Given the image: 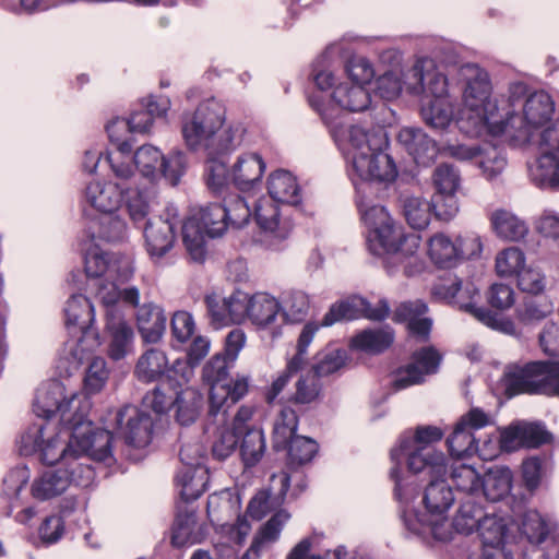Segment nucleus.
Instances as JSON below:
<instances>
[{"label": "nucleus", "mask_w": 559, "mask_h": 559, "mask_svg": "<svg viewBox=\"0 0 559 559\" xmlns=\"http://www.w3.org/2000/svg\"><path fill=\"white\" fill-rule=\"evenodd\" d=\"M554 111L555 103L551 96L545 91H534L525 99L523 115L520 116L516 112V117L512 120L514 128L509 127L508 131L521 128L515 126L516 120L528 128L538 129L551 120Z\"/></svg>", "instance_id": "nucleus-30"}, {"label": "nucleus", "mask_w": 559, "mask_h": 559, "mask_svg": "<svg viewBox=\"0 0 559 559\" xmlns=\"http://www.w3.org/2000/svg\"><path fill=\"white\" fill-rule=\"evenodd\" d=\"M116 188L120 192H115L111 187H100L99 182L90 183L86 187V200L98 214L118 213L126 189L120 187L119 183H116Z\"/></svg>", "instance_id": "nucleus-49"}, {"label": "nucleus", "mask_w": 559, "mask_h": 559, "mask_svg": "<svg viewBox=\"0 0 559 559\" xmlns=\"http://www.w3.org/2000/svg\"><path fill=\"white\" fill-rule=\"evenodd\" d=\"M362 136L366 143L356 145L355 136L350 135L355 147L352 156L350 179L356 193L361 194L357 207L368 229V249L373 255L386 258L384 264L389 273H391L389 260L393 259L394 265L405 264L404 274L411 277L419 272L417 269L414 270L412 260H418L416 253L420 246V236L405 233L404 227L390 215L385 206L369 205L366 201L374 193L373 189L385 190L397 178L396 164L386 152L390 145L388 136L385 134L369 136L367 133Z\"/></svg>", "instance_id": "nucleus-1"}, {"label": "nucleus", "mask_w": 559, "mask_h": 559, "mask_svg": "<svg viewBox=\"0 0 559 559\" xmlns=\"http://www.w3.org/2000/svg\"><path fill=\"white\" fill-rule=\"evenodd\" d=\"M164 158L163 153L155 146L144 144L135 152H131L132 176L134 169L139 170L142 176L154 179L159 175V165Z\"/></svg>", "instance_id": "nucleus-53"}, {"label": "nucleus", "mask_w": 559, "mask_h": 559, "mask_svg": "<svg viewBox=\"0 0 559 559\" xmlns=\"http://www.w3.org/2000/svg\"><path fill=\"white\" fill-rule=\"evenodd\" d=\"M390 314V306L385 298L379 299L377 306L362 296L342 299L333 302L322 318L323 326H331L341 321H354L360 318L382 322Z\"/></svg>", "instance_id": "nucleus-18"}, {"label": "nucleus", "mask_w": 559, "mask_h": 559, "mask_svg": "<svg viewBox=\"0 0 559 559\" xmlns=\"http://www.w3.org/2000/svg\"><path fill=\"white\" fill-rule=\"evenodd\" d=\"M182 359L177 358L169 364L166 353L156 347L145 349L138 358L133 376L143 383L151 384L155 381L167 379V377H185V370H181Z\"/></svg>", "instance_id": "nucleus-20"}, {"label": "nucleus", "mask_w": 559, "mask_h": 559, "mask_svg": "<svg viewBox=\"0 0 559 559\" xmlns=\"http://www.w3.org/2000/svg\"><path fill=\"white\" fill-rule=\"evenodd\" d=\"M228 157H218L209 153V158L205 163V182L207 188L214 194H223L233 185L234 168L229 170Z\"/></svg>", "instance_id": "nucleus-45"}, {"label": "nucleus", "mask_w": 559, "mask_h": 559, "mask_svg": "<svg viewBox=\"0 0 559 559\" xmlns=\"http://www.w3.org/2000/svg\"><path fill=\"white\" fill-rule=\"evenodd\" d=\"M399 202L405 221L413 229H425L428 227L432 216L439 221L445 222L453 218L441 215L442 209L444 207L441 206V203H436L433 197L427 200L423 197L402 193L399 198Z\"/></svg>", "instance_id": "nucleus-28"}, {"label": "nucleus", "mask_w": 559, "mask_h": 559, "mask_svg": "<svg viewBox=\"0 0 559 559\" xmlns=\"http://www.w3.org/2000/svg\"><path fill=\"white\" fill-rule=\"evenodd\" d=\"M66 326L70 333H90L95 322V308L92 300L83 294L72 295L64 308Z\"/></svg>", "instance_id": "nucleus-33"}, {"label": "nucleus", "mask_w": 559, "mask_h": 559, "mask_svg": "<svg viewBox=\"0 0 559 559\" xmlns=\"http://www.w3.org/2000/svg\"><path fill=\"white\" fill-rule=\"evenodd\" d=\"M348 359L349 357L345 348L330 342L313 356L310 372H312L317 380H320L340 371L345 367Z\"/></svg>", "instance_id": "nucleus-38"}, {"label": "nucleus", "mask_w": 559, "mask_h": 559, "mask_svg": "<svg viewBox=\"0 0 559 559\" xmlns=\"http://www.w3.org/2000/svg\"><path fill=\"white\" fill-rule=\"evenodd\" d=\"M124 207L134 227L143 228L150 218V203L146 195L140 190L126 189L123 193Z\"/></svg>", "instance_id": "nucleus-58"}, {"label": "nucleus", "mask_w": 559, "mask_h": 559, "mask_svg": "<svg viewBox=\"0 0 559 559\" xmlns=\"http://www.w3.org/2000/svg\"><path fill=\"white\" fill-rule=\"evenodd\" d=\"M282 310L281 302L266 293H258L250 297L248 319L259 330L274 323Z\"/></svg>", "instance_id": "nucleus-40"}, {"label": "nucleus", "mask_w": 559, "mask_h": 559, "mask_svg": "<svg viewBox=\"0 0 559 559\" xmlns=\"http://www.w3.org/2000/svg\"><path fill=\"white\" fill-rule=\"evenodd\" d=\"M308 106L320 117L326 126H334L340 112H361L369 108L371 94L369 90L359 84L340 83L333 88L329 98L318 93H306Z\"/></svg>", "instance_id": "nucleus-10"}, {"label": "nucleus", "mask_w": 559, "mask_h": 559, "mask_svg": "<svg viewBox=\"0 0 559 559\" xmlns=\"http://www.w3.org/2000/svg\"><path fill=\"white\" fill-rule=\"evenodd\" d=\"M223 355L214 354L202 368V380L209 385V416L216 417L224 409L234 406L249 391L250 378L237 373L231 377L229 370L234 367Z\"/></svg>", "instance_id": "nucleus-8"}, {"label": "nucleus", "mask_w": 559, "mask_h": 559, "mask_svg": "<svg viewBox=\"0 0 559 559\" xmlns=\"http://www.w3.org/2000/svg\"><path fill=\"white\" fill-rule=\"evenodd\" d=\"M526 258L518 247H510L498 253L496 271L500 276H513L525 267Z\"/></svg>", "instance_id": "nucleus-60"}, {"label": "nucleus", "mask_w": 559, "mask_h": 559, "mask_svg": "<svg viewBox=\"0 0 559 559\" xmlns=\"http://www.w3.org/2000/svg\"><path fill=\"white\" fill-rule=\"evenodd\" d=\"M491 90L492 85L488 72L478 69L475 76L468 79L465 95L483 105L484 121L488 133L492 136H501L508 132L509 127L514 128L512 120L516 117V112L509 109L504 115H501L497 100L492 102L490 99Z\"/></svg>", "instance_id": "nucleus-11"}, {"label": "nucleus", "mask_w": 559, "mask_h": 559, "mask_svg": "<svg viewBox=\"0 0 559 559\" xmlns=\"http://www.w3.org/2000/svg\"><path fill=\"white\" fill-rule=\"evenodd\" d=\"M180 376L167 377L155 381L154 389L147 391L142 399V406L152 411L156 416L166 415L174 408L181 385Z\"/></svg>", "instance_id": "nucleus-34"}, {"label": "nucleus", "mask_w": 559, "mask_h": 559, "mask_svg": "<svg viewBox=\"0 0 559 559\" xmlns=\"http://www.w3.org/2000/svg\"><path fill=\"white\" fill-rule=\"evenodd\" d=\"M310 300L304 292H293L282 306L283 320L286 324H300L308 317Z\"/></svg>", "instance_id": "nucleus-57"}, {"label": "nucleus", "mask_w": 559, "mask_h": 559, "mask_svg": "<svg viewBox=\"0 0 559 559\" xmlns=\"http://www.w3.org/2000/svg\"><path fill=\"white\" fill-rule=\"evenodd\" d=\"M395 341V332L390 325L366 328L357 331L348 342L353 352L377 356L385 353Z\"/></svg>", "instance_id": "nucleus-31"}, {"label": "nucleus", "mask_w": 559, "mask_h": 559, "mask_svg": "<svg viewBox=\"0 0 559 559\" xmlns=\"http://www.w3.org/2000/svg\"><path fill=\"white\" fill-rule=\"evenodd\" d=\"M444 431L437 426H417L415 433L403 432L397 443L390 451L393 466L390 469V479L394 483V499L402 495V461L406 457L409 474L421 475L427 468H435L436 473H443L448 465L443 452L433 449V444L441 441Z\"/></svg>", "instance_id": "nucleus-4"}, {"label": "nucleus", "mask_w": 559, "mask_h": 559, "mask_svg": "<svg viewBox=\"0 0 559 559\" xmlns=\"http://www.w3.org/2000/svg\"><path fill=\"white\" fill-rule=\"evenodd\" d=\"M228 212L223 203L210 202L191 213L182 223V242L194 262L206 259V238H217L228 228Z\"/></svg>", "instance_id": "nucleus-9"}, {"label": "nucleus", "mask_w": 559, "mask_h": 559, "mask_svg": "<svg viewBox=\"0 0 559 559\" xmlns=\"http://www.w3.org/2000/svg\"><path fill=\"white\" fill-rule=\"evenodd\" d=\"M429 81L425 83V74L420 73V83L424 90L430 94L431 98L428 105H424L420 116L433 131H444L449 128L453 119V110L448 99V78L435 72L429 74Z\"/></svg>", "instance_id": "nucleus-15"}, {"label": "nucleus", "mask_w": 559, "mask_h": 559, "mask_svg": "<svg viewBox=\"0 0 559 559\" xmlns=\"http://www.w3.org/2000/svg\"><path fill=\"white\" fill-rule=\"evenodd\" d=\"M432 181L436 189L432 194L435 202L441 203V206L444 207L441 215L454 217L459 212L456 191L461 181L457 170L453 165L441 164L435 169Z\"/></svg>", "instance_id": "nucleus-27"}, {"label": "nucleus", "mask_w": 559, "mask_h": 559, "mask_svg": "<svg viewBox=\"0 0 559 559\" xmlns=\"http://www.w3.org/2000/svg\"><path fill=\"white\" fill-rule=\"evenodd\" d=\"M507 397L540 395L559 399V359L512 364L503 372Z\"/></svg>", "instance_id": "nucleus-6"}, {"label": "nucleus", "mask_w": 559, "mask_h": 559, "mask_svg": "<svg viewBox=\"0 0 559 559\" xmlns=\"http://www.w3.org/2000/svg\"><path fill=\"white\" fill-rule=\"evenodd\" d=\"M427 253L437 269L450 270L459 265L455 240L443 233H438L429 238Z\"/></svg>", "instance_id": "nucleus-42"}, {"label": "nucleus", "mask_w": 559, "mask_h": 559, "mask_svg": "<svg viewBox=\"0 0 559 559\" xmlns=\"http://www.w3.org/2000/svg\"><path fill=\"white\" fill-rule=\"evenodd\" d=\"M92 237L106 242H121L127 238V223L118 213L98 214L93 218Z\"/></svg>", "instance_id": "nucleus-44"}, {"label": "nucleus", "mask_w": 559, "mask_h": 559, "mask_svg": "<svg viewBox=\"0 0 559 559\" xmlns=\"http://www.w3.org/2000/svg\"><path fill=\"white\" fill-rule=\"evenodd\" d=\"M154 420L144 409L126 404L119 407L112 420V429L94 428L88 419L85 407L78 406L73 417L68 420L70 432L69 448L79 457L87 454L92 460L110 464L116 461L112 454V444L116 439L121 440L131 449H145L153 440Z\"/></svg>", "instance_id": "nucleus-2"}, {"label": "nucleus", "mask_w": 559, "mask_h": 559, "mask_svg": "<svg viewBox=\"0 0 559 559\" xmlns=\"http://www.w3.org/2000/svg\"><path fill=\"white\" fill-rule=\"evenodd\" d=\"M508 532L504 520L496 515L485 518L477 530L483 547H504Z\"/></svg>", "instance_id": "nucleus-55"}, {"label": "nucleus", "mask_w": 559, "mask_h": 559, "mask_svg": "<svg viewBox=\"0 0 559 559\" xmlns=\"http://www.w3.org/2000/svg\"><path fill=\"white\" fill-rule=\"evenodd\" d=\"M280 202L271 197L259 198L253 205V219L259 227L260 241L265 248L280 251L285 248L293 224L289 221H281Z\"/></svg>", "instance_id": "nucleus-13"}, {"label": "nucleus", "mask_w": 559, "mask_h": 559, "mask_svg": "<svg viewBox=\"0 0 559 559\" xmlns=\"http://www.w3.org/2000/svg\"><path fill=\"white\" fill-rule=\"evenodd\" d=\"M289 514L280 510L275 512L262 526L259 528L257 534L253 536L249 552L253 551L258 554L262 545L266 542H274L278 538L284 523L288 520Z\"/></svg>", "instance_id": "nucleus-56"}, {"label": "nucleus", "mask_w": 559, "mask_h": 559, "mask_svg": "<svg viewBox=\"0 0 559 559\" xmlns=\"http://www.w3.org/2000/svg\"><path fill=\"white\" fill-rule=\"evenodd\" d=\"M84 272L87 278H104L117 286L132 277L133 267L123 255L106 252L98 245H93L84 253Z\"/></svg>", "instance_id": "nucleus-17"}, {"label": "nucleus", "mask_w": 559, "mask_h": 559, "mask_svg": "<svg viewBox=\"0 0 559 559\" xmlns=\"http://www.w3.org/2000/svg\"><path fill=\"white\" fill-rule=\"evenodd\" d=\"M416 488L408 484L402 488V495L400 499H395L400 503V516L403 521L405 528L414 535H426L430 534L437 542L449 543L453 539V531L450 528L448 522V515L444 518L436 516L428 518V521H420L418 525L415 524V519H412L408 514L409 502L414 499V492Z\"/></svg>", "instance_id": "nucleus-21"}, {"label": "nucleus", "mask_w": 559, "mask_h": 559, "mask_svg": "<svg viewBox=\"0 0 559 559\" xmlns=\"http://www.w3.org/2000/svg\"><path fill=\"white\" fill-rule=\"evenodd\" d=\"M397 142L419 167H430L440 153L439 145L424 129L403 127L397 133Z\"/></svg>", "instance_id": "nucleus-24"}, {"label": "nucleus", "mask_w": 559, "mask_h": 559, "mask_svg": "<svg viewBox=\"0 0 559 559\" xmlns=\"http://www.w3.org/2000/svg\"><path fill=\"white\" fill-rule=\"evenodd\" d=\"M245 407H240L231 421V427L224 429L218 439L213 443L212 456L218 461H225L236 450L239 451L240 433L243 428Z\"/></svg>", "instance_id": "nucleus-47"}, {"label": "nucleus", "mask_w": 559, "mask_h": 559, "mask_svg": "<svg viewBox=\"0 0 559 559\" xmlns=\"http://www.w3.org/2000/svg\"><path fill=\"white\" fill-rule=\"evenodd\" d=\"M159 167V175L175 187L186 174L187 156L181 151H173L167 156L164 155Z\"/></svg>", "instance_id": "nucleus-64"}, {"label": "nucleus", "mask_w": 559, "mask_h": 559, "mask_svg": "<svg viewBox=\"0 0 559 559\" xmlns=\"http://www.w3.org/2000/svg\"><path fill=\"white\" fill-rule=\"evenodd\" d=\"M345 72L350 84H359L366 87L373 80L376 72L372 63L366 57L352 56L345 63Z\"/></svg>", "instance_id": "nucleus-63"}, {"label": "nucleus", "mask_w": 559, "mask_h": 559, "mask_svg": "<svg viewBox=\"0 0 559 559\" xmlns=\"http://www.w3.org/2000/svg\"><path fill=\"white\" fill-rule=\"evenodd\" d=\"M177 396L178 399L174 406L176 408V421L180 426L188 427L200 416L203 407V395L192 388H183V383L181 382Z\"/></svg>", "instance_id": "nucleus-43"}, {"label": "nucleus", "mask_w": 559, "mask_h": 559, "mask_svg": "<svg viewBox=\"0 0 559 559\" xmlns=\"http://www.w3.org/2000/svg\"><path fill=\"white\" fill-rule=\"evenodd\" d=\"M462 475L471 480V489L479 485L486 499L492 502L503 500L512 489L513 474L508 466L489 467L481 476L472 465L462 463L453 468L451 476L455 479Z\"/></svg>", "instance_id": "nucleus-19"}, {"label": "nucleus", "mask_w": 559, "mask_h": 559, "mask_svg": "<svg viewBox=\"0 0 559 559\" xmlns=\"http://www.w3.org/2000/svg\"><path fill=\"white\" fill-rule=\"evenodd\" d=\"M188 448L182 447L179 451L180 461L185 464V469L175 476V484L181 487L180 497L183 502L190 503L199 499L209 487V468L200 462H190L186 460Z\"/></svg>", "instance_id": "nucleus-26"}, {"label": "nucleus", "mask_w": 559, "mask_h": 559, "mask_svg": "<svg viewBox=\"0 0 559 559\" xmlns=\"http://www.w3.org/2000/svg\"><path fill=\"white\" fill-rule=\"evenodd\" d=\"M552 310L554 305L546 294L525 295L516 308V317L521 323L531 325L543 321Z\"/></svg>", "instance_id": "nucleus-50"}, {"label": "nucleus", "mask_w": 559, "mask_h": 559, "mask_svg": "<svg viewBox=\"0 0 559 559\" xmlns=\"http://www.w3.org/2000/svg\"><path fill=\"white\" fill-rule=\"evenodd\" d=\"M478 442L474 432L465 428L463 421H456L453 431L447 438V449L453 460L473 456L478 451Z\"/></svg>", "instance_id": "nucleus-46"}, {"label": "nucleus", "mask_w": 559, "mask_h": 559, "mask_svg": "<svg viewBox=\"0 0 559 559\" xmlns=\"http://www.w3.org/2000/svg\"><path fill=\"white\" fill-rule=\"evenodd\" d=\"M226 120V108L215 98L201 102L191 119L182 123L186 145L195 151L203 141L212 139Z\"/></svg>", "instance_id": "nucleus-12"}, {"label": "nucleus", "mask_w": 559, "mask_h": 559, "mask_svg": "<svg viewBox=\"0 0 559 559\" xmlns=\"http://www.w3.org/2000/svg\"><path fill=\"white\" fill-rule=\"evenodd\" d=\"M104 333L109 336L107 355L118 361L123 359L133 341V330L124 320L123 313L117 308V300L106 299Z\"/></svg>", "instance_id": "nucleus-22"}, {"label": "nucleus", "mask_w": 559, "mask_h": 559, "mask_svg": "<svg viewBox=\"0 0 559 559\" xmlns=\"http://www.w3.org/2000/svg\"><path fill=\"white\" fill-rule=\"evenodd\" d=\"M534 186L542 190L559 191V156L552 152H542L536 160V167L531 169Z\"/></svg>", "instance_id": "nucleus-39"}, {"label": "nucleus", "mask_w": 559, "mask_h": 559, "mask_svg": "<svg viewBox=\"0 0 559 559\" xmlns=\"http://www.w3.org/2000/svg\"><path fill=\"white\" fill-rule=\"evenodd\" d=\"M484 508L474 500L462 501L452 522L451 527L455 533L469 535L480 527L483 520L487 518Z\"/></svg>", "instance_id": "nucleus-51"}, {"label": "nucleus", "mask_w": 559, "mask_h": 559, "mask_svg": "<svg viewBox=\"0 0 559 559\" xmlns=\"http://www.w3.org/2000/svg\"><path fill=\"white\" fill-rule=\"evenodd\" d=\"M75 395L67 399L64 386L61 383L49 385L41 395H38L35 403V413L38 417L50 419L57 414L60 415V421L63 428L68 429V420L73 417L71 406Z\"/></svg>", "instance_id": "nucleus-29"}, {"label": "nucleus", "mask_w": 559, "mask_h": 559, "mask_svg": "<svg viewBox=\"0 0 559 559\" xmlns=\"http://www.w3.org/2000/svg\"><path fill=\"white\" fill-rule=\"evenodd\" d=\"M198 523V515L194 509L178 508L173 525L170 543L175 548H182L188 545L197 544L202 540L194 534V527Z\"/></svg>", "instance_id": "nucleus-41"}, {"label": "nucleus", "mask_w": 559, "mask_h": 559, "mask_svg": "<svg viewBox=\"0 0 559 559\" xmlns=\"http://www.w3.org/2000/svg\"><path fill=\"white\" fill-rule=\"evenodd\" d=\"M299 415L296 408L284 405L275 417L271 443L275 453L285 452V467L281 478L278 497L282 500L290 488V473L312 462L319 452V443L310 437L298 435Z\"/></svg>", "instance_id": "nucleus-5"}, {"label": "nucleus", "mask_w": 559, "mask_h": 559, "mask_svg": "<svg viewBox=\"0 0 559 559\" xmlns=\"http://www.w3.org/2000/svg\"><path fill=\"white\" fill-rule=\"evenodd\" d=\"M429 308L425 300H407L400 302L392 314V321L396 324H405L406 332L419 343L430 341L433 321L425 317Z\"/></svg>", "instance_id": "nucleus-23"}, {"label": "nucleus", "mask_w": 559, "mask_h": 559, "mask_svg": "<svg viewBox=\"0 0 559 559\" xmlns=\"http://www.w3.org/2000/svg\"><path fill=\"white\" fill-rule=\"evenodd\" d=\"M223 203L228 212V226L236 228L243 227L253 216L246 198L239 194H229L223 198Z\"/></svg>", "instance_id": "nucleus-62"}, {"label": "nucleus", "mask_w": 559, "mask_h": 559, "mask_svg": "<svg viewBox=\"0 0 559 559\" xmlns=\"http://www.w3.org/2000/svg\"><path fill=\"white\" fill-rule=\"evenodd\" d=\"M460 309L472 314L480 323L492 330L500 332H510L513 330L512 320L500 316L497 311H493L492 308L479 307L476 304L469 301L461 304Z\"/></svg>", "instance_id": "nucleus-54"}, {"label": "nucleus", "mask_w": 559, "mask_h": 559, "mask_svg": "<svg viewBox=\"0 0 559 559\" xmlns=\"http://www.w3.org/2000/svg\"><path fill=\"white\" fill-rule=\"evenodd\" d=\"M45 427L40 426L34 436L27 433L22 437V453L33 454L39 453L43 464L48 466L56 465L55 468L45 471L38 478L34 479L31 492L32 496L40 501L49 500L53 497L63 493L69 486H86L81 478L84 473H87V478H91L94 471L90 466H84L78 461L69 443L61 450L57 456V447L59 439L52 436L48 439L44 438Z\"/></svg>", "instance_id": "nucleus-3"}, {"label": "nucleus", "mask_w": 559, "mask_h": 559, "mask_svg": "<svg viewBox=\"0 0 559 559\" xmlns=\"http://www.w3.org/2000/svg\"><path fill=\"white\" fill-rule=\"evenodd\" d=\"M167 318L164 310L146 302L136 311V326L144 344H156L160 341L166 330Z\"/></svg>", "instance_id": "nucleus-36"}, {"label": "nucleus", "mask_w": 559, "mask_h": 559, "mask_svg": "<svg viewBox=\"0 0 559 559\" xmlns=\"http://www.w3.org/2000/svg\"><path fill=\"white\" fill-rule=\"evenodd\" d=\"M412 361L396 367L390 372V389L396 393L413 385L423 384L427 374L438 371L442 356L433 345L416 349L411 355Z\"/></svg>", "instance_id": "nucleus-14"}, {"label": "nucleus", "mask_w": 559, "mask_h": 559, "mask_svg": "<svg viewBox=\"0 0 559 559\" xmlns=\"http://www.w3.org/2000/svg\"><path fill=\"white\" fill-rule=\"evenodd\" d=\"M522 447L525 449H537L552 441V433L547 430L542 421H520Z\"/></svg>", "instance_id": "nucleus-61"}, {"label": "nucleus", "mask_w": 559, "mask_h": 559, "mask_svg": "<svg viewBox=\"0 0 559 559\" xmlns=\"http://www.w3.org/2000/svg\"><path fill=\"white\" fill-rule=\"evenodd\" d=\"M127 120V117H116L105 126L110 145L116 150L115 153L107 151L105 160L109 164L115 177L122 181L132 177L131 152L135 142V134L131 124L123 126L119 123Z\"/></svg>", "instance_id": "nucleus-16"}, {"label": "nucleus", "mask_w": 559, "mask_h": 559, "mask_svg": "<svg viewBox=\"0 0 559 559\" xmlns=\"http://www.w3.org/2000/svg\"><path fill=\"white\" fill-rule=\"evenodd\" d=\"M514 521L518 524L521 537H524L531 544L530 549L540 547L539 545L545 542L549 533L548 524L540 513L536 510H525L518 514Z\"/></svg>", "instance_id": "nucleus-48"}, {"label": "nucleus", "mask_w": 559, "mask_h": 559, "mask_svg": "<svg viewBox=\"0 0 559 559\" xmlns=\"http://www.w3.org/2000/svg\"><path fill=\"white\" fill-rule=\"evenodd\" d=\"M266 188L269 195L282 204L296 206L302 202L297 178L289 170L276 169L271 173Z\"/></svg>", "instance_id": "nucleus-37"}, {"label": "nucleus", "mask_w": 559, "mask_h": 559, "mask_svg": "<svg viewBox=\"0 0 559 559\" xmlns=\"http://www.w3.org/2000/svg\"><path fill=\"white\" fill-rule=\"evenodd\" d=\"M265 167V162L259 153L239 156L234 165L233 186L241 192L254 190L261 186Z\"/></svg>", "instance_id": "nucleus-32"}, {"label": "nucleus", "mask_w": 559, "mask_h": 559, "mask_svg": "<svg viewBox=\"0 0 559 559\" xmlns=\"http://www.w3.org/2000/svg\"><path fill=\"white\" fill-rule=\"evenodd\" d=\"M490 222L497 236L506 240L519 241L528 233L525 222L503 209L496 210Z\"/></svg>", "instance_id": "nucleus-52"}, {"label": "nucleus", "mask_w": 559, "mask_h": 559, "mask_svg": "<svg viewBox=\"0 0 559 559\" xmlns=\"http://www.w3.org/2000/svg\"><path fill=\"white\" fill-rule=\"evenodd\" d=\"M448 465L443 473H436L435 468H427L421 475L411 474L406 487L412 484L416 488L414 499L409 502L408 514L415 519V524L420 521H428V518L447 515L454 502V493L447 479Z\"/></svg>", "instance_id": "nucleus-7"}, {"label": "nucleus", "mask_w": 559, "mask_h": 559, "mask_svg": "<svg viewBox=\"0 0 559 559\" xmlns=\"http://www.w3.org/2000/svg\"><path fill=\"white\" fill-rule=\"evenodd\" d=\"M250 413L245 409L243 428L240 433L239 456L245 469L258 465L265 453L266 443L262 428L250 426Z\"/></svg>", "instance_id": "nucleus-35"}, {"label": "nucleus", "mask_w": 559, "mask_h": 559, "mask_svg": "<svg viewBox=\"0 0 559 559\" xmlns=\"http://www.w3.org/2000/svg\"><path fill=\"white\" fill-rule=\"evenodd\" d=\"M313 381L311 384L308 383V379L305 376H300L296 382V391L287 399L285 403H282L281 408L284 405L299 406L298 411H302V406L309 405L321 397L322 388L321 384Z\"/></svg>", "instance_id": "nucleus-59"}, {"label": "nucleus", "mask_w": 559, "mask_h": 559, "mask_svg": "<svg viewBox=\"0 0 559 559\" xmlns=\"http://www.w3.org/2000/svg\"><path fill=\"white\" fill-rule=\"evenodd\" d=\"M177 222L163 216H153L145 222L143 237L148 257L157 261L165 257L176 241Z\"/></svg>", "instance_id": "nucleus-25"}]
</instances>
